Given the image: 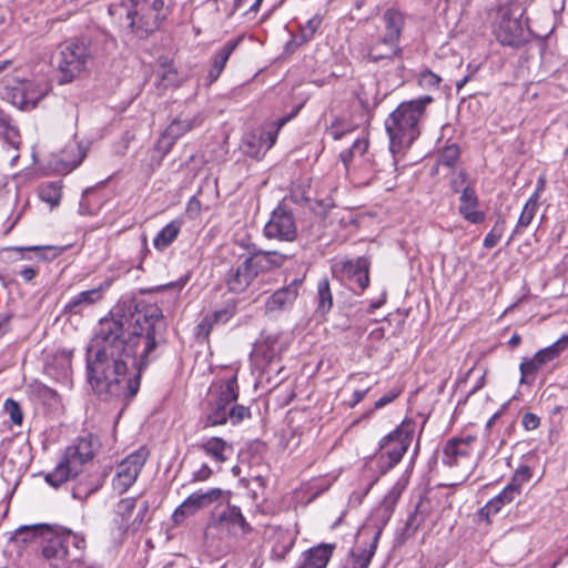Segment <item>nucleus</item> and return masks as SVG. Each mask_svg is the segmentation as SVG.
Wrapping results in <instances>:
<instances>
[{
    "label": "nucleus",
    "instance_id": "obj_1",
    "mask_svg": "<svg viewBox=\"0 0 568 568\" xmlns=\"http://www.w3.org/2000/svg\"><path fill=\"white\" fill-rule=\"evenodd\" d=\"M165 328L156 305L134 312L114 307L100 320L87 353V377L93 392L104 400L135 396L142 371L164 342Z\"/></svg>",
    "mask_w": 568,
    "mask_h": 568
},
{
    "label": "nucleus",
    "instance_id": "obj_2",
    "mask_svg": "<svg viewBox=\"0 0 568 568\" xmlns=\"http://www.w3.org/2000/svg\"><path fill=\"white\" fill-rule=\"evenodd\" d=\"M433 102L430 95L402 102L386 119L385 129L389 136L392 153L408 148L420 134V121L425 116L427 105Z\"/></svg>",
    "mask_w": 568,
    "mask_h": 568
},
{
    "label": "nucleus",
    "instance_id": "obj_3",
    "mask_svg": "<svg viewBox=\"0 0 568 568\" xmlns=\"http://www.w3.org/2000/svg\"><path fill=\"white\" fill-rule=\"evenodd\" d=\"M171 0H142L122 2L111 6L109 12L119 18L139 37L143 38L160 28L168 18Z\"/></svg>",
    "mask_w": 568,
    "mask_h": 568
},
{
    "label": "nucleus",
    "instance_id": "obj_4",
    "mask_svg": "<svg viewBox=\"0 0 568 568\" xmlns=\"http://www.w3.org/2000/svg\"><path fill=\"white\" fill-rule=\"evenodd\" d=\"M237 388L235 376L220 385L216 395L207 402L205 415L202 419L203 428L224 425L227 422L237 425L251 417L248 407L236 404Z\"/></svg>",
    "mask_w": 568,
    "mask_h": 568
},
{
    "label": "nucleus",
    "instance_id": "obj_5",
    "mask_svg": "<svg viewBox=\"0 0 568 568\" xmlns=\"http://www.w3.org/2000/svg\"><path fill=\"white\" fill-rule=\"evenodd\" d=\"M94 457L93 437H81L75 444L68 446L54 469L45 475V481L58 488L65 481L75 478L83 467Z\"/></svg>",
    "mask_w": 568,
    "mask_h": 568
},
{
    "label": "nucleus",
    "instance_id": "obj_6",
    "mask_svg": "<svg viewBox=\"0 0 568 568\" xmlns=\"http://www.w3.org/2000/svg\"><path fill=\"white\" fill-rule=\"evenodd\" d=\"M368 141L356 139L348 150L339 154L347 176L357 185H367L375 179L377 164L367 154Z\"/></svg>",
    "mask_w": 568,
    "mask_h": 568
},
{
    "label": "nucleus",
    "instance_id": "obj_7",
    "mask_svg": "<svg viewBox=\"0 0 568 568\" xmlns=\"http://www.w3.org/2000/svg\"><path fill=\"white\" fill-rule=\"evenodd\" d=\"M91 59L89 45L84 41L71 40L65 42L55 57L60 83H69L85 70Z\"/></svg>",
    "mask_w": 568,
    "mask_h": 568
},
{
    "label": "nucleus",
    "instance_id": "obj_8",
    "mask_svg": "<svg viewBox=\"0 0 568 568\" xmlns=\"http://www.w3.org/2000/svg\"><path fill=\"white\" fill-rule=\"evenodd\" d=\"M521 17V12L510 8L498 11L494 33L501 44L517 47L527 40L528 29Z\"/></svg>",
    "mask_w": 568,
    "mask_h": 568
},
{
    "label": "nucleus",
    "instance_id": "obj_9",
    "mask_svg": "<svg viewBox=\"0 0 568 568\" xmlns=\"http://www.w3.org/2000/svg\"><path fill=\"white\" fill-rule=\"evenodd\" d=\"M415 424L404 420L379 440L381 458H387V468H393L402 460L413 440Z\"/></svg>",
    "mask_w": 568,
    "mask_h": 568
},
{
    "label": "nucleus",
    "instance_id": "obj_10",
    "mask_svg": "<svg viewBox=\"0 0 568 568\" xmlns=\"http://www.w3.org/2000/svg\"><path fill=\"white\" fill-rule=\"evenodd\" d=\"M568 348V335L561 336L558 341L539 349L531 358L524 357L520 365V384L531 385L535 382L536 374L545 365L558 358L562 352Z\"/></svg>",
    "mask_w": 568,
    "mask_h": 568
},
{
    "label": "nucleus",
    "instance_id": "obj_11",
    "mask_svg": "<svg viewBox=\"0 0 568 568\" xmlns=\"http://www.w3.org/2000/svg\"><path fill=\"white\" fill-rule=\"evenodd\" d=\"M148 457L149 452L145 448H139L125 457L116 467L112 480L113 489L119 494L125 493L136 481Z\"/></svg>",
    "mask_w": 568,
    "mask_h": 568
},
{
    "label": "nucleus",
    "instance_id": "obj_12",
    "mask_svg": "<svg viewBox=\"0 0 568 568\" xmlns=\"http://www.w3.org/2000/svg\"><path fill=\"white\" fill-rule=\"evenodd\" d=\"M475 437L450 438L443 448L442 462L448 467H462L466 470L471 468V445Z\"/></svg>",
    "mask_w": 568,
    "mask_h": 568
},
{
    "label": "nucleus",
    "instance_id": "obj_13",
    "mask_svg": "<svg viewBox=\"0 0 568 568\" xmlns=\"http://www.w3.org/2000/svg\"><path fill=\"white\" fill-rule=\"evenodd\" d=\"M369 261L361 256L355 261L345 260L334 264L333 272L341 273L349 281V287L355 292H363L369 284Z\"/></svg>",
    "mask_w": 568,
    "mask_h": 568
},
{
    "label": "nucleus",
    "instance_id": "obj_14",
    "mask_svg": "<svg viewBox=\"0 0 568 568\" xmlns=\"http://www.w3.org/2000/svg\"><path fill=\"white\" fill-rule=\"evenodd\" d=\"M211 526L220 530H225L229 534H236L239 530L242 534L252 531V527L246 521L240 507L229 503L223 508L216 509L212 514Z\"/></svg>",
    "mask_w": 568,
    "mask_h": 568
},
{
    "label": "nucleus",
    "instance_id": "obj_15",
    "mask_svg": "<svg viewBox=\"0 0 568 568\" xmlns=\"http://www.w3.org/2000/svg\"><path fill=\"white\" fill-rule=\"evenodd\" d=\"M203 120L202 114L199 112L192 116H176L162 133L158 142L159 150H161L163 154L168 153L176 140L187 132L200 128L203 124Z\"/></svg>",
    "mask_w": 568,
    "mask_h": 568
},
{
    "label": "nucleus",
    "instance_id": "obj_16",
    "mask_svg": "<svg viewBox=\"0 0 568 568\" xmlns=\"http://www.w3.org/2000/svg\"><path fill=\"white\" fill-rule=\"evenodd\" d=\"M297 229L292 212L283 206L276 207L268 222L265 224L264 234L268 239L293 241Z\"/></svg>",
    "mask_w": 568,
    "mask_h": 568
},
{
    "label": "nucleus",
    "instance_id": "obj_17",
    "mask_svg": "<svg viewBox=\"0 0 568 568\" xmlns=\"http://www.w3.org/2000/svg\"><path fill=\"white\" fill-rule=\"evenodd\" d=\"M258 266L253 256H250L236 267L231 268L226 278L229 290L234 293L244 292L261 273Z\"/></svg>",
    "mask_w": 568,
    "mask_h": 568
},
{
    "label": "nucleus",
    "instance_id": "obj_18",
    "mask_svg": "<svg viewBox=\"0 0 568 568\" xmlns=\"http://www.w3.org/2000/svg\"><path fill=\"white\" fill-rule=\"evenodd\" d=\"M267 542L271 545V558L283 560L295 544V536L281 527H272L267 531Z\"/></svg>",
    "mask_w": 568,
    "mask_h": 568
},
{
    "label": "nucleus",
    "instance_id": "obj_19",
    "mask_svg": "<svg viewBox=\"0 0 568 568\" xmlns=\"http://www.w3.org/2000/svg\"><path fill=\"white\" fill-rule=\"evenodd\" d=\"M302 282L301 278H295L287 286L274 292L265 302V311L267 313H274L284 311L291 306L298 295Z\"/></svg>",
    "mask_w": 568,
    "mask_h": 568
},
{
    "label": "nucleus",
    "instance_id": "obj_20",
    "mask_svg": "<svg viewBox=\"0 0 568 568\" xmlns=\"http://www.w3.org/2000/svg\"><path fill=\"white\" fill-rule=\"evenodd\" d=\"M479 200L475 189L465 185L459 197L458 213L469 223L479 224L486 219L485 212L478 210Z\"/></svg>",
    "mask_w": 568,
    "mask_h": 568
},
{
    "label": "nucleus",
    "instance_id": "obj_21",
    "mask_svg": "<svg viewBox=\"0 0 568 568\" xmlns=\"http://www.w3.org/2000/svg\"><path fill=\"white\" fill-rule=\"evenodd\" d=\"M14 98H20L19 105L23 110H30L48 94V85L34 81H23L14 89Z\"/></svg>",
    "mask_w": 568,
    "mask_h": 568
},
{
    "label": "nucleus",
    "instance_id": "obj_22",
    "mask_svg": "<svg viewBox=\"0 0 568 568\" xmlns=\"http://www.w3.org/2000/svg\"><path fill=\"white\" fill-rule=\"evenodd\" d=\"M110 286L109 283H103L98 287L89 291H83L73 296L64 306V311L71 314H80L83 310L92 306L102 300L104 291Z\"/></svg>",
    "mask_w": 568,
    "mask_h": 568
},
{
    "label": "nucleus",
    "instance_id": "obj_23",
    "mask_svg": "<svg viewBox=\"0 0 568 568\" xmlns=\"http://www.w3.org/2000/svg\"><path fill=\"white\" fill-rule=\"evenodd\" d=\"M280 128L273 129H261L256 132L250 133L245 138V144L247 145V153L254 156H258L260 153L268 151L276 142L277 131Z\"/></svg>",
    "mask_w": 568,
    "mask_h": 568
},
{
    "label": "nucleus",
    "instance_id": "obj_24",
    "mask_svg": "<svg viewBox=\"0 0 568 568\" xmlns=\"http://www.w3.org/2000/svg\"><path fill=\"white\" fill-rule=\"evenodd\" d=\"M334 545L322 544L303 554L302 560L296 568H326L332 554Z\"/></svg>",
    "mask_w": 568,
    "mask_h": 568
},
{
    "label": "nucleus",
    "instance_id": "obj_25",
    "mask_svg": "<svg viewBox=\"0 0 568 568\" xmlns=\"http://www.w3.org/2000/svg\"><path fill=\"white\" fill-rule=\"evenodd\" d=\"M243 37H237L233 40L227 41L224 43V45L215 53L212 60V65L209 71V79L210 83H213L217 80L222 71L224 70L227 60L230 59L231 54L234 52V50L237 48V45L241 43Z\"/></svg>",
    "mask_w": 568,
    "mask_h": 568
},
{
    "label": "nucleus",
    "instance_id": "obj_26",
    "mask_svg": "<svg viewBox=\"0 0 568 568\" xmlns=\"http://www.w3.org/2000/svg\"><path fill=\"white\" fill-rule=\"evenodd\" d=\"M48 544L42 548L43 557L50 561V565L54 568L59 567L61 562L69 559V550L62 538V535L44 537Z\"/></svg>",
    "mask_w": 568,
    "mask_h": 568
},
{
    "label": "nucleus",
    "instance_id": "obj_27",
    "mask_svg": "<svg viewBox=\"0 0 568 568\" xmlns=\"http://www.w3.org/2000/svg\"><path fill=\"white\" fill-rule=\"evenodd\" d=\"M402 52L397 42L392 41L385 37L376 40L368 50V59L373 62H379L383 60H390Z\"/></svg>",
    "mask_w": 568,
    "mask_h": 568
},
{
    "label": "nucleus",
    "instance_id": "obj_28",
    "mask_svg": "<svg viewBox=\"0 0 568 568\" xmlns=\"http://www.w3.org/2000/svg\"><path fill=\"white\" fill-rule=\"evenodd\" d=\"M135 507H136V498H134V497L122 498L115 505L114 523L118 525L120 536H122L125 532H128L129 530H131L130 518H131Z\"/></svg>",
    "mask_w": 568,
    "mask_h": 568
},
{
    "label": "nucleus",
    "instance_id": "obj_29",
    "mask_svg": "<svg viewBox=\"0 0 568 568\" xmlns=\"http://www.w3.org/2000/svg\"><path fill=\"white\" fill-rule=\"evenodd\" d=\"M234 315V306H227L222 310L214 312L211 315H206L202 318V321L196 326V335L197 337L206 338L216 323H226Z\"/></svg>",
    "mask_w": 568,
    "mask_h": 568
},
{
    "label": "nucleus",
    "instance_id": "obj_30",
    "mask_svg": "<svg viewBox=\"0 0 568 568\" xmlns=\"http://www.w3.org/2000/svg\"><path fill=\"white\" fill-rule=\"evenodd\" d=\"M283 352V346L280 343L277 335H267L257 341L254 346V355L263 358L265 362H272Z\"/></svg>",
    "mask_w": 568,
    "mask_h": 568
},
{
    "label": "nucleus",
    "instance_id": "obj_31",
    "mask_svg": "<svg viewBox=\"0 0 568 568\" xmlns=\"http://www.w3.org/2000/svg\"><path fill=\"white\" fill-rule=\"evenodd\" d=\"M383 21L386 32L383 37L398 43L402 29L404 27L403 14L395 9H387L383 14Z\"/></svg>",
    "mask_w": 568,
    "mask_h": 568
},
{
    "label": "nucleus",
    "instance_id": "obj_32",
    "mask_svg": "<svg viewBox=\"0 0 568 568\" xmlns=\"http://www.w3.org/2000/svg\"><path fill=\"white\" fill-rule=\"evenodd\" d=\"M260 272L268 271L271 268L280 267L284 264L288 255L278 253L276 251H260L252 254Z\"/></svg>",
    "mask_w": 568,
    "mask_h": 568
},
{
    "label": "nucleus",
    "instance_id": "obj_33",
    "mask_svg": "<svg viewBox=\"0 0 568 568\" xmlns=\"http://www.w3.org/2000/svg\"><path fill=\"white\" fill-rule=\"evenodd\" d=\"M200 447L217 463H224L227 459L225 453L232 450V447L220 437H211L203 440Z\"/></svg>",
    "mask_w": 568,
    "mask_h": 568
},
{
    "label": "nucleus",
    "instance_id": "obj_34",
    "mask_svg": "<svg viewBox=\"0 0 568 568\" xmlns=\"http://www.w3.org/2000/svg\"><path fill=\"white\" fill-rule=\"evenodd\" d=\"M51 535L52 531L50 526L44 524L21 526L14 532L16 538L22 542H29L36 538H43Z\"/></svg>",
    "mask_w": 568,
    "mask_h": 568
},
{
    "label": "nucleus",
    "instance_id": "obj_35",
    "mask_svg": "<svg viewBox=\"0 0 568 568\" xmlns=\"http://www.w3.org/2000/svg\"><path fill=\"white\" fill-rule=\"evenodd\" d=\"M181 231V222L172 221L166 224L154 237L153 245L162 251L166 248L179 235Z\"/></svg>",
    "mask_w": 568,
    "mask_h": 568
},
{
    "label": "nucleus",
    "instance_id": "obj_36",
    "mask_svg": "<svg viewBox=\"0 0 568 568\" xmlns=\"http://www.w3.org/2000/svg\"><path fill=\"white\" fill-rule=\"evenodd\" d=\"M538 207H539V195L537 193H534L528 199V201L526 202V204L523 207V211L519 215L517 225L514 230L515 234L520 233L521 229L527 227L531 223V221L534 220V217L537 213Z\"/></svg>",
    "mask_w": 568,
    "mask_h": 568
},
{
    "label": "nucleus",
    "instance_id": "obj_37",
    "mask_svg": "<svg viewBox=\"0 0 568 568\" xmlns=\"http://www.w3.org/2000/svg\"><path fill=\"white\" fill-rule=\"evenodd\" d=\"M200 509L202 508L197 505L196 497L193 493L179 507H176L172 515V519L176 525L182 524L186 518L193 516Z\"/></svg>",
    "mask_w": 568,
    "mask_h": 568
},
{
    "label": "nucleus",
    "instance_id": "obj_38",
    "mask_svg": "<svg viewBox=\"0 0 568 568\" xmlns=\"http://www.w3.org/2000/svg\"><path fill=\"white\" fill-rule=\"evenodd\" d=\"M82 160L83 154H81L80 148L77 144H69L61 152V164L65 171H72L82 162Z\"/></svg>",
    "mask_w": 568,
    "mask_h": 568
},
{
    "label": "nucleus",
    "instance_id": "obj_39",
    "mask_svg": "<svg viewBox=\"0 0 568 568\" xmlns=\"http://www.w3.org/2000/svg\"><path fill=\"white\" fill-rule=\"evenodd\" d=\"M156 77L159 79V87L169 88L179 85L178 72L171 64H161L156 70Z\"/></svg>",
    "mask_w": 568,
    "mask_h": 568
},
{
    "label": "nucleus",
    "instance_id": "obj_40",
    "mask_svg": "<svg viewBox=\"0 0 568 568\" xmlns=\"http://www.w3.org/2000/svg\"><path fill=\"white\" fill-rule=\"evenodd\" d=\"M318 311L326 313L333 305L332 293L327 278H322L317 284Z\"/></svg>",
    "mask_w": 568,
    "mask_h": 568
},
{
    "label": "nucleus",
    "instance_id": "obj_41",
    "mask_svg": "<svg viewBox=\"0 0 568 568\" xmlns=\"http://www.w3.org/2000/svg\"><path fill=\"white\" fill-rule=\"evenodd\" d=\"M39 196L51 206H57L61 200V186L54 182L42 185L39 190Z\"/></svg>",
    "mask_w": 568,
    "mask_h": 568
},
{
    "label": "nucleus",
    "instance_id": "obj_42",
    "mask_svg": "<svg viewBox=\"0 0 568 568\" xmlns=\"http://www.w3.org/2000/svg\"><path fill=\"white\" fill-rule=\"evenodd\" d=\"M376 545L375 542L371 545V548L365 549L362 554L352 555L351 560L344 568H367L371 564L372 557L374 556Z\"/></svg>",
    "mask_w": 568,
    "mask_h": 568
},
{
    "label": "nucleus",
    "instance_id": "obj_43",
    "mask_svg": "<svg viewBox=\"0 0 568 568\" xmlns=\"http://www.w3.org/2000/svg\"><path fill=\"white\" fill-rule=\"evenodd\" d=\"M223 494L224 491L221 488H211L206 491L199 490L194 493L197 505H200L202 509L217 501Z\"/></svg>",
    "mask_w": 568,
    "mask_h": 568
},
{
    "label": "nucleus",
    "instance_id": "obj_44",
    "mask_svg": "<svg viewBox=\"0 0 568 568\" xmlns=\"http://www.w3.org/2000/svg\"><path fill=\"white\" fill-rule=\"evenodd\" d=\"M459 148L457 144H449L443 149L437 159L438 165L453 166L459 159Z\"/></svg>",
    "mask_w": 568,
    "mask_h": 568
},
{
    "label": "nucleus",
    "instance_id": "obj_45",
    "mask_svg": "<svg viewBox=\"0 0 568 568\" xmlns=\"http://www.w3.org/2000/svg\"><path fill=\"white\" fill-rule=\"evenodd\" d=\"M505 231V220L499 217L490 232L484 239V247L493 248L500 241L503 233Z\"/></svg>",
    "mask_w": 568,
    "mask_h": 568
},
{
    "label": "nucleus",
    "instance_id": "obj_46",
    "mask_svg": "<svg viewBox=\"0 0 568 568\" xmlns=\"http://www.w3.org/2000/svg\"><path fill=\"white\" fill-rule=\"evenodd\" d=\"M4 412L9 415L14 425H21L23 420V413L20 405L12 398L4 402Z\"/></svg>",
    "mask_w": 568,
    "mask_h": 568
},
{
    "label": "nucleus",
    "instance_id": "obj_47",
    "mask_svg": "<svg viewBox=\"0 0 568 568\" xmlns=\"http://www.w3.org/2000/svg\"><path fill=\"white\" fill-rule=\"evenodd\" d=\"M530 477H531V469L528 466H521L515 471L509 485L513 486L514 488H516L518 494H520L523 484L528 481L530 479Z\"/></svg>",
    "mask_w": 568,
    "mask_h": 568
},
{
    "label": "nucleus",
    "instance_id": "obj_48",
    "mask_svg": "<svg viewBox=\"0 0 568 568\" xmlns=\"http://www.w3.org/2000/svg\"><path fill=\"white\" fill-rule=\"evenodd\" d=\"M322 24V19L317 16L311 18L304 26L301 27V38L304 42L310 41L317 29Z\"/></svg>",
    "mask_w": 568,
    "mask_h": 568
},
{
    "label": "nucleus",
    "instance_id": "obj_49",
    "mask_svg": "<svg viewBox=\"0 0 568 568\" xmlns=\"http://www.w3.org/2000/svg\"><path fill=\"white\" fill-rule=\"evenodd\" d=\"M442 78L430 70H424L418 77V83L425 89H437Z\"/></svg>",
    "mask_w": 568,
    "mask_h": 568
},
{
    "label": "nucleus",
    "instance_id": "obj_50",
    "mask_svg": "<svg viewBox=\"0 0 568 568\" xmlns=\"http://www.w3.org/2000/svg\"><path fill=\"white\" fill-rule=\"evenodd\" d=\"M67 547L72 544L78 551H82L85 547V539L79 534H73L71 530H65L61 534Z\"/></svg>",
    "mask_w": 568,
    "mask_h": 568
},
{
    "label": "nucleus",
    "instance_id": "obj_51",
    "mask_svg": "<svg viewBox=\"0 0 568 568\" xmlns=\"http://www.w3.org/2000/svg\"><path fill=\"white\" fill-rule=\"evenodd\" d=\"M150 505L149 501H143L140 506V509L134 517V519L131 521V531L135 532L140 529V527L143 525L145 520V516L149 511Z\"/></svg>",
    "mask_w": 568,
    "mask_h": 568
},
{
    "label": "nucleus",
    "instance_id": "obj_52",
    "mask_svg": "<svg viewBox=\"0 0 568 568\" xmlns=\"http://www.w3.org/2000/svg\"><path fill=\"white\" fill-rule=\"evenodd\" d=\"M503 506L504 504H501L495 496L480 509L479 515L488 520L489 516L499 513Z\"/></svg>",
    "mask_w": 568,
    "mask_h": 568
},
{
    "label": "nucleus",
    "instance_id": "obj_53",
    "mask_svg": "<svg viewBox=\"0 0 568 568\" xmlns=\"http://www.w3.org/2000/svg\"><path fill=\"white\" fill-rule=\"evenodd\" d=\"M400 389L393 388L388 393H386L384 396H382L379 399H377L374 404L375 409L383 408L387 404L392 403L395 398H397L400 394Z\"/></svg>",
    "mask_w": 568,
    "mask_h": 568
},
{
    "label": "nucleus",
    "instance_id": "obj_54",
    "mask_svg": "<svg viewBox=\"0 0 568 568\" xmlns=\"http://www.w3.org/2000/svg\"><path fill=\"white\" fill-rule=\"evenodd\" d=\"M518 491L516 488L510 486L509 484L500 491L496 498L504 505L511 503L516 496H518Z\"/></svg>",
    "mask_w": 568,
    "mask_h": 568
},
{
    "label": "nucleus",
    "instance_id": "obj_55",
    "mask_svg": "<svg viewBox=\"0 0 568 568\" xmlns=\"http://www.w3.org/2000/svg\"><path fill=\"white\" fill-rule=\"evenodd\" d=\"M521 424L526 430H534L539 426L540 419L532 413H525L523 415Z\"/></svg>",
    "mask_w": 568,
    "mask_h": 568
},
{
    "label": "nucleus",
    "instance_id": "obj_56",
    "mask_svg": "<svg viewBox=\"0 0 568 568\" xmlns=\"http://www.w3.org/2000/svg\"><path fill=\"white\" fill-rule=\"evenodd\" d=\"M468 175L464 170L457 172L456 176L452 180V189L454 192H459L463 185L467 184Z\"/></svg>",
    "mask_w": 568,
    "mask_h": 568
},
{
    "label": "nucleus",
    "instance_id": "obj_57",
    "mask_svg": "<svg viewBox=\"0 0 568 568\" xmlns=\"http://www.w3.org/2000/svg\"><path fill=\"white\" fill-rule=\"evenodd\" d=\"M98 488H99V486L95 485V486H92V487H90L88 489H82L81 485H78L77 487L73 488L72 495H73V498H75V499H84L89 495H91L94 491H97Z\"/></svg>",
    "mask_w": 568,
    "mask_h": 568
},
{
    "label": "nucleus",
    "instance_id": "obj_58",
    "mask_svg": "<svg viewBox=\"0 0 568 568\" xmlns=\"http://www.w3.org/2000/svg\"><path fill=\"white\" fill-rule=\"evenodd\" d=\"M212 475V469L207 465H202L199 470L193 474V481H204L209 479Z\"/></svg>",
    "mask_w": 568,
    "mask_h": 568
},
{
    "label": "nucleus",
    "instance_id": "obj_59",
    "mask_svg": "<svg viewBox=\"0 0 568 568\" xmlns=\"http://www.w3.org/2000/svg\"><path fill=\"white\" fill-rule=\"evenodd\" d=\"M326 134L333 140H339L345 134V130L339 128L338 124L333 123L329 128L326 129Z\"/></svg>",
    "mask_w": 568,
    "mask_h": 568
},
{
    "label": "nucleus",
    "instance_id": "obj_60",
    "mask_svg": "<svg viewBox=\"0 0 568 568\" xmlns=\"http://www.w3.org/2000/svg\"><path fill=\"white\" fill-rule=\"evenodd\" d=\"M262 1L263 0H236L235 3L237 7L248 6L250 11H257Z\"/></svg>",
    "mask_w": 568,
    "mask_h": 568
},
{
    "label": "nucleus",
    "instance_id": "obj_61",
    "mask_svg": "<svg viewBox=\"0 0 568 568\" xmlns=\"http://www.w3.org/2000/svg\"><path fill=\"white\" fill-rule=\"evenodd\" d=\"M19 274L26 282H30L37 275V270L33 267H24L19 272Z\"/></svg>",
    "mask_w": 568,
    "mask_h": 568
},
{
    "label": "nucleus",
    "instance_id": "obj_62",
    "mask_svg": "<svg viewBox=\"0 0 568 568\" xmlns=\"http://www.w3.org/2000/svg\"><path fill=\"white\" fill-rule=\"evenodd\" d=\"M367 392H368V388L364 389V390H355L353 393V400H352L351 405L355 406L356 404H358L365 397Z\"/></svg>",
    "mask_w": 568,
    "mask_h": 568
},
{
    "label": "nucleus",
    "instance_id": "obj_63",
    "mask_svg": "<svg viewBox=\"0 0 568 568\" xmlns=\"http://www.w3.org/2000/svg\"><path fill=\"white\" fill-rule=\"evenodd\" d=\"M520 342H521L520 335L517 333H514L513 336L510 337V339L508 341V344L511 348H515L520 344Z\"/></svg>",
    "mask_w": 568,
    "mask_h": 568
},
{
    "label": "nucleus",
    "instance_id": "obj_64",
    "mask_svg": "<svg viewBox=\"0 0 568 568\" xmlns=\"http://www.w3.org/2000/svg\"><path fill=\"white\" fill-rule=\"evenodd\" d=\"M473 74H474V72H471V73H469V74L465 75L462 80L457 81V83H456L457 91H460V90H462V88H463L467 82H469V81H470V79L473 78Z\"/></svg>",
    "mask_w": 568,
    "mask_h": 568
}]
</instances>
